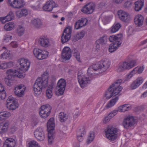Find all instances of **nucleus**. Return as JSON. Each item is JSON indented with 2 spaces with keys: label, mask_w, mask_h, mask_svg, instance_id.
<instances>
[{
  "label": "nucleus",
  "mask_w": 147,
  "mask_h": 147,
  "mask_svg": "<svg viewBox=\"0 0 147 147\" xmlns=\"http://www.w3.org/2000/svg\"><path fill=\"white\" fill-rule=\"evenodd\" d=\"M121 27V24L119 23H115L111 28V32L112 33L115 32L119 30Z\"/></svg>",
  "instance_id": "nucleus-36"
},
{
  "label": "nucleus",
  "mask_w": 147,
  "mask_h": 147,
  "mask_svg": "<svg viewBox=\"0 0 147 147\" xmlns=\"http://www.w3.org/2000/svg\"><path fill=\"white\" fill-rule=\"evenodd\" d=\"M144 0H138L135 3V10L138 11L141 10L144 5Z\"/></svg>",
  "instance_id": "nucleus-26"
},
{
  "label": "nucleus",
  "mask_w": 147,
  "mask_h": 147,
  "mask_svg": "<svg viewBox=\"0 0 147 147\" xmlns=\"http://www.w3.org/2000/svg\"><path fill=\"white\" fill-rule=\"evenodd\" d=\"M11 46L13 48L17 47L18 46V44L16 42H11Z\"/></svg>",
  "instance_id": "nucleus-62"
},
{
  "label": "nucleus",
  "mask_w": 147,
  "mask_h": 147,
  "mask_svg": "<svg viewBox=\"0 0 147 147\" xmlns=\"http://www.w3.org/2000/svg\"><path fill=\"white\" fill-rule=\"evenodd\" d=\"M55 126L54 118H51L48 121L47 123L48 132H53Z\"/></svg>",
  "instance_id": "nucleus-25"
},
{
  "label": "nucleus",
  "mask_w": 147,
  "mask_h": 147,
  "mask_svg": "<svg viewBox=\"0 0 147 147\" xmlns=\"http://www.w3.org/2000/svg\"><path fill=\"white\" fill-rule=\"evenodd\" d=\"M117 14L119 19L121 21L127 22L129 20V18L128 13L122 10H119Z\"/></svg>",
  "instance_id": "nucleus-19"
},
{
  "label": "nucleus",
  "mask_w": 147,
  "mask_h": 147,
  "mask_svg": "<svg viewBox=\"0 0 147 147\" xmlns=\"http://www.w3.org/2000/svg\"><path fill=\"white\" fill-rule=\"evenodd\" d=\"M94 132H90L87 140V142L88 143H90L94 139Z\"/></svg>",
  "instance_id": "nucleus-46"
},
{
  "label": "nucleus",
  "mask_w": 147,
  "mask_h": 147,
  "mask_svg": "<svg viewBox=\"0 0 147 147\" xmlns=\"http://www.w3.org/2000/svg\"><path fill=\"white\" fill-rule=\"evenodd\" d=\"M42 26V23L40 19H37V28H41Z\"/></svg>",
  "instance_id": "nucleus-57"
},
{
  "label": "nucleus",
  "mask_w": 147,
  "mask_h": 147,
  "mask_svg": "<svg viewBox=\"0 0 147 147\" xmlns=\"http://www.w3.org/2000/svg\"><path fill=\"white\" fill-rule=\"evenodd\" d=\"M85 34V32L84 31H81L74 36L73 38V41L75 42L82 38L84 36Z\"/></svg>",
  "instance_id": "nucleus-29"
},
{
  "label": "nucleus",
  "mask_w": 147,
  "mask_h": 147,
  "mask_svg": "<svg viewBox=\"0 0 147 147\" xmlns=\"http://www.w3.org/2000/svg\"><path fill=\"white\" fill-rule=\"evenodd\" d=\"M144 69V66L137 67L134 69L131 72L133 74L138 73L140 74L142 73Z\"/></svg>",
  "instance_id": "nucleus-35"
},
{
  "label": "nucleus",
  "mask_w": 147,
  "mask_h": 147,
  "mask_svg": "<svg viewBox=\"0 0 147 147\" xmlns=\"http://www.w3.org/2000/svg\"><path fill=\"white\" fill-rule=\"evenodd\" d=\"M48 141L49 144H52L55 138V135L53 132H48Z\"/></svg>",
  "instance_id": "nucleus-40"
},
{
  "label": "nucleus",
  "mask_w": 147,
  "mask_h": 147,
  "mask_svg": "<svg viewBox=\"0 0 147 147\" xmlns=\"http://www.w3.org/2000/svg\"><path fill=\"white\" fill-rule=\"evenodd\" d=\"M110 119L111 118H110L109 115L106 117L103 120V123H106L110 121Z\"/></svg>",
  "instance_id": "nucleus-55"
},
{
  "label": "nucleus",
  "mask_w": 147,
  "mask_h": 147,
  "mask_svg": "<svg viewBox=\"0 0 147 147\" xmlns=\"http://www.w3.org/2000/svg\"><path fill=\"white\" fill-rule=\"evenodd\" d=\"M5 38H4V40H5L6 42H9V40H10L12 37V36H10L7 35L5 36Z\"/></svg>",
  "instance_id": "nucleus-59"
},
{
  "label": "nucleus",
  "mask_w": 147,
  "mask_h": 147,
  "mask_svg": "<svg viewBox=\"0 0 147 147\" xmlns=\"http://www.w3.org/2000/svg\"><path fill=\"white\" fill-rule=\"evenodd\" d=\"M121 34H118L115 36L113 35L109 38V40L111 42H113L109 47V52L112 53L115 51L120 46L121 43Z\"/></svg>",
  "instance_id": "nucleus-3"
},
{
  "label": "nucleus",
  "mask_w": 147,
  "mask_h": 147,
  "mask_svg": "<svg viewBox=\"0 0 147 147\" xmlns=\"http://www.w3.org/2000/svg\"><path fill=\"white\" fill-rule=\"evenodd\" d=\"M45 138L44 133L41 129L40 131H37V140L39 141L43 140Z\"/></svg>",
  "instance_id": "nucleus-41"
},
{
  "label": "nucleus",
  "mask_w": 147,
  "mask_h": 147,
  "mask_svg": "<svg viewBox=\"0 0 147 147\" xmlns=\"http://www.w3.org/2000/svg\"><path fill=\"white\" fill-rule=\"evenodd\" d=\"M143 82L144 79L142 77H138L132 82L130 86V88L132 90L136 89L139 87Z\"/></svg>",
  "instance_id": "nucleus-20"
},
{
  "label": "nucleus",
  "mask_w": 147,
  "mask_h": 147,
  "mask_svg": "<svg viewBox=\"0 0 147 147\" xmlns=\"http://www.w3.org/2000/svg\"><path fill=\"white\" fill-rule=\"evenodd\" d=\"M118 129L113 127H109L105 130L107 138L111 141H114L117 138Z\"/></svg>",
  "instance_id": "nucleus-6"
},
{
  "label": "nucleus",
  "mask_w": 147,
  "mask_h": 147,
  "mask_svg": "<svg viewBox=\"0 0 147 147\" xmlns=\"http://www.w3.org/2000/svg\"><path fill=\"white\" fill-rule=\"evenodd\" d=\"M14 23L13 22H9L4 26V28L6 31H10L12 30L14 27Z\"/></svg>",
  "instance_id": "nucleus-37"
},
{
  "label": "nucleus",
  "mask_w": 147,
  "mask_h": 147,
  "mask_svg": "<svg viewBox=\"0 0 147 147\" xmlns=\"http://www.w3.org/2000/svg\"><path fill=\"white\" fill-rule=\"evenodd\" d=\"M19 64L20 67L17 70L10 69L7 71V76L4 79L7 85L11 86L13 84V81L15 77L20 78H24L25 76V72L28 69L30 66V62L27 59L21 58L20 59Z\"/></svg>",
  "instance_id": "nucleus-1"
},
{
  "label": "nucleus",
  "mask_w": 147,
  "mask_h": 147,
  "mask_svg": "<svg viewBox=\"0 0 147 147\" xmlns=\"http://www.w3.org/2000/svg\"><path fill=\"white\" fill-rule=\"evenodd\" d=\"M36 83L37 79L35 80V82L34 83L32 87L33 90L34 91V92L36 94V92L37 90V84H36Z\"/></svg>",
  "instance_id": "nucleus-56"
},
{
  "label": "nucleus",
  "mask_w": 147,
  "mask_h": 147,
  "mask_svg": "<svg viewBox=\"0 0 147 147\" xmlns=\"http://www.w3.org/2000/svg\"><path fill=\"white\" fill-rule=\"evenodd\" d=\"M131 106L129 104H125L120 106L118 109V110L121 112H124L129 111L131 109Z\"/></svg>",
  "instance_id": "nucleus-31"
},
{
  "label": "nucleus",
  "mask_w": 147,
  "mask_h": 147,
  "mask_svg": "<svg viewBox=\"0 0 147 147\" xmlns=\"http://www.w3.org/2000/svg\"><path fill=\"white\" fill-rule=\"evenodd\" d=\"M16 100L12 96H9L7 100V105L10 104L12 103L16 102Z\"/></svg>",
  "instance_id": "nucleus-49"
},
{
  "label": "nucleus",
  "mask_w": 147,
  "mask_h": 147,
  "mask_svg": "<svg viewBox=\"0 0 147 147\" xmlns=\"http://www.w3.org/2000/svg\"><path fill=\"white\" fill-rule=\"evenodd\" d=\"M6 94L5 91L0 92V98L1 99H4L5 98Z\"/></svg>",
  "instance_id": "nucleus-53"
},
{
  "label": "nucleus",
  "mask_w": 147,
  "mask_h": 147,
  "mask_svg": "<svg viewBox=\"0 0 147 147\" xmlns=\"http://www.w3.org/2000/svg\"><path fill=\"white\" fill-rule=\"evenodd\" d=\"M66 86V82L64 79H61L59 80L56 89L60 95H62L63 94Z\"/></svg>",
  "instance_id": "nucleus-13"
},
{
  "label": "nucleus",
  "mask_w": 147,
  "mask_h": 147,
  "mask_svg": "<svg viewBox=\"0 0 147 147\" xmlns=\"http://www.w3.org/2000/svg\"><path fill=\"white\" fill-rule=\"evenodd\" d=\"M136 63V60H135L120 63L119 64L117 71L118 72H120L126 69H130L135 66Z\"/></svg>",
  "instance_id": "nucleus-5"
},
{
  "label": "nucleus",
  "mask_w": 147,
  "mask_h": 147,
  "mask_svg": "<svg viewBox=\"0 0 147 147\" xmlns=\"http://www.w3.org/2000/svg\"><path fill=\"white\" fill-rule=\"evenodd\" d=\"M24 28L22 26H18L17 28V32L19 36H21L24 34Z\"/></svg>",
  "instance_id": "nucleus-45"
},
{
  "label": "nucleus",
  "mask_w": 147,
  "mask_h": 147,
  "mask_svg": "<svg viewBox=\"0 0 147 147\" xmlns=\"http://www.w3.org/2000/svg\"><path fill=\"white\" fill-rule=\"evenodd\" d=\"M9 123L5 122L0 123V134L6 132L7 130Z\"/></svg>",
  "instance_id": "nucleus-27"
},
{
  "label": "nucleus",
  "mask_w": 147,
  "mask_h": 147,
  "mask_svg": "<svg viewBox=\"0 0 147 147\" xmlns=\"http://www.w3.org/2000/svg\"><path fill=\"white\" fill-rule=\"evenodd\" d=\"M102 45L100 44L99 43H97L96 42V49L98 51V50H99L101 47Z\"/></svg>",
  "instance_id": "nucleus-60"
},
{
  "label": "nucleus",
  "mask_w": 147,
  "mask_h": 147,
  "mask_svg": "<svg viewBox=\"0 0 147 147\" xmlns=\"http://www.w3.org/2000/svg\"><path fill=\"white\" fill-rule=\"evenodd\" d=\"M71 51L69 48L65 47L62 52V61L64 62L69 59L71 57Z\"/></svg>",
  "instance_id": "nucleus-14"
},
{
  "label": "nucleus",
  "mask_w": 147,
  "mask_h": 147,
  "mask_svg": "<svg viewBox=\"0 0 147 147\" xmlns=\"http://www.w3.org/2000/svg\"><path fill=\"white\" fill-rule=\"evenodd\" d=\"M49 76L47 73H44L41 78H37V92L40 94L43 88L47 87L48 84Z\"/></svg>",
  "instance_id": "nucleus-4"
},
{
  "label": "nucleus",
  "mask_w": 147,
  "mask_h": 147,
  "mask_svg": "<svg viewBox=\"0 0 147 147\" xmlns=\"http://www.w3.org/2000/svg\"><path fill=\"white\" fill-rule=\"evenodd\" d=\"M16 144V141L14 139L8 138L6 140L3 147H14Z\"/></svg>",
  "instance_id": "nucleus-23"
},
{
  "label": "nucleus",
  "mask_w": 147,
  "mask_h": 147,
  "mask_svg": "<svg viewBox=\"0 0 147 147\" xmlns=\"http://www.w3.org/2000/svg\"><path fill=\"white\" fill-rule=\"evenodd\" d=\"M10 56L11 54L9 52L6 50L1 55L0 57L1 59H10L11 58Z\"/></svg>",
  "instance_id": "nucleus-34"
},
{
  "label": "nucleus",
  "mask_w": 147,
  "mask_h": 147,
  "mask_svg": "<svg viewBox=\"0 0 147 147\" xmlns=\"http://www.w3.org/2000/svg\"><path fill=\"white\" fill-rule=\"evenodd\" d=\"M32 125L34 124V126H36L37 124V123L36 122V117H35L34 119L33 117H32Z\"/></svg>",
  "instance_id": "nucleus-63"
},
{
  "label": "nucleus",
  "mask_w": 147,
  "mask_h": 147,
  "mask_svg": "<svg viewBox=\"0 0 147 147\" xmlns=\"http://www.w3.org/2000/svg\"><path fill=\"white\" fill-rule=\"evenodd\" d=\"M31 25L32 26L36 28L37 27V19H35L32 20Z\"/></svg>",
  "instance_id": "nucleus-54"
},
{
  "label": "nucleus",
  "mask_w": 147,
  "mask_h": 147,
  "mask_svg": "<svg viewBox=\"0 0 147 147\" xmlns=\"http://www.w3.org/2000/svg\"><path fill=\"white\" fill-rule=\"evenodd\" d=\"M11 116L10 113L7 111L0 112V120L7 119Z\"/></svg>",
  "instance_id": "nucleus-32"
},
{
  "label": "nucleus",
  "mask_w": 147,
  "mask_h": 147,
  "mask_svg": "<svg viewBox=\"0 0 147 147\" xmlns=\"http://www.w3.org/2000/svg\"><path fill=\"white\" fill-rule=\"evenodd\" d=\"M110 62L107 59H102L96 63L94 64L89 67L87 72L89 75L98 74L94 71H98L100 73L105 71L110 67Z\"/></svg>",
  "instance_id": "nucleus-2"
},
{
  "label": "nucleus",
  "mask_w": 147,
  "mask_h": 147,
  "mask_svg": "<svg viewBox=\"0 0 147 147\" xmlns=\"http://www.w3.org/2000/svg\"><path fill=\"white\" fill-rule=\"evenodd\" d=\"M107 36H103L96 41V42L102 45L105 44L107 42Z\"/></svg>",
  "instance_id": "nucleus-43"
},
{
  "label": "nucleus",
  "mask_w": 147,
  "mask_h": 147,
  "mask_svg": "<svg viewBox=\"0 0 147 147\" xmlns=\"http://www.w3.org/2000/svg\"><path fill=\"white\" fill-rule=\"evenodd\" d=\"M39 44L42 47L46 48L51 46V42L49 38L45 36H42L38 40Z\"/></svg>",
  "instance_id": "nucleus-15"
},
{
  "label": "nucleus",
  "mask_w": 147,
  "mask_h": 147,
  "mask_svg": "<svg viewBox=\"0 0 147 147\" xmlns=\"http://www.w3.org/2000/svg\"><path fill=\"white\" fill-rule=\"evenodd\" d=\"M48 55V52H43L42 50L38 49L37 50V59L42 60L47 57Z\"/></svg>",
  "instance_id": "nucleus-28"
},
{
  "label": "nucleus",
  "mask_w": 147,
  "mask_h": 147,
  "mask_svg": "<svg viewBox=\"0 0 147 147\" xmlns=\"http://www.w3.org/2000/svg\"><path fill=\"white\" fill-rule=\"evenodd\" d=\"M72 52L74 54V56L77 60L79 62L80 61V54L78 51L77 50L75 49L74 51H73Z\"/></svg>",
  "instance_id": "nucleus-48"
},
{
  "label": "nucleus",
  "mask_w": 147,
  "mask_h": 147,
  "mask_svg": "<svg viewBox=\"0 0 147 147\" xmlns=\"http://www.w3.org/2000/svg\"><path fill=\"white\" fill-rule=\"evenodd\" d=\"M57 7V5L53 0H50L47 1L43 6L44 10L48 11H51L53 8Z\"/></svg>",
  "instance_id": "nucleus-17"
},
{
  "label": "nucleus",
  "mask_w": 147,
  "mask_h": 147,
  "mask_svg": "<svg viewBox=\"0 0 147 147\" xmlns=\"http://www.w3.org/2000/svg\"><path fill=\"white\" fill-rule=\"evenodd\" d=\"M36 142L34 140L30 141L28 144L27 146L28 147H36Z\"/></svg>",
  "instance_id": "nucleus-50"
},
{
  "label": "nucleus",
  "mask_w": 147,
  "mask_h": 147,
  "mask_svg": "<svg viewBox=\"0 0 147 147\" xmlns=\"http://www.w3.org/2000/svg\"><path fill=\"white\" fill-rule=\"evenodd\" d=\"M118 111V110H115L111 111L109 114V116L111 118L113 117L117 114Z\"/></svg>",
  "instance_id": "nucleus-51"
},
{
  "label": "nucleus",
  "mask_w": 147,
  "mask_h": 147,
  "mask_svg": "<svg viewBox=\"0 0 147 147\" xmlns=\"http://www.w3.org/2000/svg\"><path fill=\"white\" fill-rule=\"evenodd\" d=\"M6 65V68H9L13 66V63L12 62H10L7 63H5Z\"/></svg>",
  "instance_id": "nucleus-58"
},
{
  "label": "nucleus",
  "mask_w": 147,
  "mask_h": 147,
  "mask_svg": "<svg viewBox=\"0 0 147 147\" xmlns=\"http://www.w3.org/2000/svg\"><path fill=\"white\" fill-rule=\"evenodd\" d=\"M105 96L106 98L108 99L111 98L112 96H114L112 89L110 87L108 89V90L106 92Z\"/></svg>",
  "instance_id": "nucleus-39"
},
{
  "label": "nucleus",
  "mask_w": 147,
  "mask_h": 147,
  "mask_svg": "<svg viewBox=\"0 0 147 147\" xmlns=\"http://www.w3.org/2000/svg\"><path fill=\"white\" fill-rule=\"evenodd\" d=\"M0 20L1 21L2 23L3 24H4L7 21L4 17L0 18Z\"/></svg>",
  "instance_id": "nucleus-64"
},
{
  "label": "nucleus",
  "mask_w": 147,
  "mask_h": 147,
  "mask_svg": "<svg viewBox=\"0 0 147 147\" xmlns=\"http://www.w3.org/2000/svg\"><path fill=\"white\" fill-rule=\"evenodd\" d=\"M87 21V19L84 18L78 20L75 23V28L78 30L84 26L86 25Z\"/></svg>",
  "instance_id": "nucleus-22"
},
{
  "label": "nucleus",
  "mask_w": 147,
  "mask_h": 147,
  "mask_svg": "<svg viewBox=\"0 0 147 147\" xmlns=\"http://www.w3.org/2000/svg\"><path fill=\"white\" fill-rule=\"evenodd\" d=\"M122 82L121 79H119L116 81L110 87L112 89V91L115 96L117 95H119V93L123 89L120 84Z\"/></svg>",
  "instance_id": "nucleus-9"
},
{
  "label": "nucleus",
  "mask_w": 147,
  "mask_h": 147,
  "mask_svg": "<svg viewBox=\"0 0 147 147\" xmlns=\"http://www.w3.org/2000/svg\"><path fill=\"white\" fill-rule=\"evenodd\" d=\"M5 63L0 64V69H4L6 68V65Z\"/></svg>",
  "instance_id": "nucleus-61"
},
{
  "label": "nucleus",
  "mask_w": 147,
  "mask_h": 147,
  "mask_svg": "<svg viewBox=\"0 0 147 147\" xmlns=\"http://www.w3.org/2000/svg\"><path fill=\"white\" fill-rule=\"evenodd\" d=\"M135 123V120L134 117L129 116L124 119L122 125L124 128L127 129L134 125Z\"/></svg>",
  "instance_id": "nucleus-12"
},
{
  "label": "nucleus",
  "mask_w": 147,
  "mask_h": 147,
  "mask_svg": "<svg viewBox=\"0 0 147 147\" xmlns=\"http://www.w3.org/2000/svg\"><path fill=\"white\" fill-rule=\"evenodd\" d=\"M58 118L59 121L61 122L66 121L68 118V115L64 112H61L59 114Z\"/></svg>",
  "instance_id": "nucleus-30"
},
{
  "label": "nucleus",
  "mask_w": 147,
  "mask_h": 147,
  "mask_svg": "<svg viewBox=\"0 0 147 147\" xmlns=\"http://www.w3.org/2000/svg\"><path fill=\"white\" fill-rule=\"evenodd\" d=\"M7 4L13 8L19 9L23 7L25 3L23 0H8Z\"/></svg>",
  "instance_id": "nucleus-10"
},
{
  "label": "nucleus",
  "mask_w": 147,
  "mask_h": 147,
  "mask_svg": "<svg viewBox=\"0 0 147 147\" xmlns=\"http://www.w3.org/2000/svg\"><path fill=\"white\" fill-rule=\"evenodd\" d=\"M7 106L9 110H14L16 109V108L18 107V105L16 101L9 105L7 104Z\"/></svg>",
  "instance_id": "nucleus-42"
},
{
  "label": "nucleus",
  "mask_w": 147,
  "mask_h": 147,
  "mask_svg": "<svg viewBox=\"0 0 147 147\" xmlns=\"http://www.w3.org/2000/svg\"><path fill=\"white\" fill-rule=\"evenodd\" d=\"M51 109V107L49 105L42 106L39 111L40 116L43 118L47 117L50 114Z\"/></svg>",
  "instance_id": "nucleus-8"
},
{
  "label": "nucleus",
  "mask_w": 147,
  "mask_h": 147,
  "mask_svg": "<svg viewBox=\"0 0 147 147\" xmlns=\"http://www.w3.org/2000/svg\"><path fill=\"white\" fill-rule=\"evenodd\" d=\"M4 17L7 21H10L14 18L13 14L12 12H10L7 15Z\"/></svg>",
  "instance_id": "nucleus-47"
},
{
  "label": "nucleus",
  "mask_w": 147,
  "mask_h": 147,
  "mask_svg": "<svg viewBox=\"0 0 147 147\" xmlns=\"http://www.w3.org/2000/svg\"><path fill=\"white\" fill-rule=\"evenodd\" d=\"M25 90V87L22 84L16 87L14 89V93L15 95L18 97L22 96L24 95Z\"/></svg>",
  "instance_id": "nucleus-18"
},
{
  "label": "nucleus",
  "mask_w": 147,
  "mask_h": 147,
  "mask_svg": "<svg viewBox=\"0 0 147 147\" xmlns=\"http://www.w3.org/2000/svg\"><path fill=\"white\" fill-rule=\"evenodd\" d=\"M95 7V5L93 3H90L86 5L81 9V11L84 13L88 14L92 13Z\"/></svg>",
  "instance_id": "nucleus-16"
},
{
  "label": "nucleus",
  "mask_w": 147,
  "mask_h": 147,
  "mask_svg": "<svg viewBox=\"0 0 147 147\" xmlns=\"http://www.w3.org/2000/svg\"><path fill=\"white\" fill-rule=\"evenodd\" d=\"M28 13L27 10L24 9H22L21 11H18L16 12L17 15L20 17L22 16H26Z\"/></svg>",
  "instance_id": "nucleus-44"
},
{
  "label": "nucleus",
  "mask_w": 147,
  "mask_h": 147,
  "mask_svg": "<svg viewBox=\"0 0 147 147\" xmlns=\"http://www.w3.org/2000/svg\"><path fill=\"white\" fill-rule=\"evenodd\" d=\"M86 133L85 129L84 126L80 127L77 132V138L80 142H81L83 140V137Z\"/></svg>",
  "instance_id": "nucleus-24"
},
{
  "label": "nucleus",
  "mask_w": 147,
  "mask_h": 147,
  "mask_svg": "<svg viewBox=\"0 0 147 147\" xmlns=\"http://www.w3.org/2000/svg\"><path fill=\"white\" fill-rule=\"evenodd\" d=\"M53 88V86L51 85H50L46 90V96L48 98H51L52 96Z\"/></svg>",
  "instance_id": "nucleus-33"
},
{
  "label": "nucleus",
  "mask_w": 147,
  "mask_h": 147,
  "mask_svg": "<svg viewBox=\"0 0 147 147\" xmlns=\"http://www.w3.org/2000/svg\"><path fill=\"white\" fill-rule=\"evenodd\" d=\"M134 31V28L131 26H129L128 28L127 32L129 35H131Z\"/></svg>",
  "instance_id": "nucleus-52"
},
{
  "label": "nucleus",
  "mask_w": 147,
  "mask_h": 147,
  "mask_svg": "<svg viewBox=\"0 0 147 147\" xmlns=\"http://www.w3.org/2000/svg\"><path fill=\"white\" fill-rule=\"evenodd\" d=\"M78 82L82 88L86 87L90 83V79L89 77H86L83 74H78Z\"/></svg>",
  "instance_id": "nucleus-7"
},
{
  "label": "nucleus",
  "mask_w": 147,
  "mask_h": 147,
  "mask_svg": "<svg viewBox=\"0 0 147 147\" xmlns=\"http://www.w3.org/2000/svg\"><path fill=\"white\" fill-rule=\"evenodd\" d=\"M72 30L70 27L66 28L64 30L61 36V41L63 43H64L69 41L71 37Z\"/></svg>",
  "instance_id": "nucleus-11"
},
{
  "label": "nucleus",
  "mask_w": 147,
  "mask_h": 147,
  "mask_svg": "<svg viewBox=\"0 0 147 147\" xmlns=\"http://www.w3.org/2000/svg\"><path fill=\"white\" fill-rule=\"evenodd\" d=\"M134 20L136 26L140 27L142 26L144 24V17L142 15L138 14L135 16Z\"/></svg>",
  "instance_id": "nucleus-21"
},
{
  "label": "nucleus",
  "mask_w": 147,
  "mask_h": 147,
  "mask_svg": "<svg viewBox=\"0 0 147 147\" xmlns=\"http://www.w3.org/2000/svg\"><path fill=\"white\" fill-rule=\"evenodd\" d=\"M118 99V97H116L115 98L110 100L106 106L107 108L108 109L113 106L115 104Z\"/></svg>",
  "instance_id": "nucleus-38"
}]
</instances>
